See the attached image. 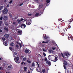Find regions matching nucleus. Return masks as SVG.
Here are the masks:
<instances>
[{
	"label": "nucleus",
	"instance_id": "nucleus-1",
	"mask_svg": "<svg viewBox=\"0 0 73 73\" xmlns=\"http://www.w3.org/2000/svg\"><path fill=\"white\" fill-rule=\"evenodd\" d=\"M52 56V55H49V56L48 57V58L49 60H51V61H53L54 62H56L57 61V57H55V58L54 60H52V59L51 58V56Z\"/></svg>",
	"mask_w": 73,
	"mask_h": 73
},
{
	"label": "nucleus",
	"instance_id": "nucleus-2",
	"mask_svg": "<svg viewBox=\"0 0 73 73\" xmlns=\"http://www.w3.org/2000/svg\"><path fill=\"white\" fill-rule=\"evenodd\" d=\"M13 56L16 58V57H17L18 56V53H16V50H13Z\"/></svg>",
	"mask_w": 73,
	"mask_h": 73
},
{
	"label": "nucleus",
	"instance_id": "nucleus-3",
	"mask_svg": "<svg viewBox=\"0 0 73 73\" xmlns=\"http://www.w3.org/2000/svg\"><path fill=\"white\" fill-rule=\"evenodd\" d=\"M25 53H26L27 54V53H28V54H31V51L29 50L26 49L25 50Z\"/></svg>",
	"mask_w": 73,
	"mask_h": 73
},
{
	"label": "nucleus",
	"instance_id": "nucleus-4",
	"mask_svg": "<svg viewBox=\"0 0 73 73\" xmlns=\"http://www.w3.org/2000/svg\"><path fill=\"white\" fill-rule=\"evenodd\" d=\"M7 12L8 9H7V8H5L4 10H3V13L4 14H5V15H6V14H7Z\"/></svg>",
	"mask_w": 73,
	"mask_h": 73
},
{
	"label": "nucleus",
	"instance_id": "nucleus-5",
	"mask_svg": "<svg viewBox=\"0 0 73 73\" xmlns=\"http://www.w3.org/2000/svg\"><path fill=\"white\" fill-rule=\"evenodd\" d=\"M43 36L44 38V40H47L48 38V37L46 36V34H44L43 35Z\"/></svg>",
	"mask_w": 73,
	"mask_h": 73
},
{
	"label": "nucleus",
	"instance_id": "nucleus-6",
	"mask_svg": "<svg viewBox=\"0 0 73 73\" xmlns=\"http://www.w3.org/2000/svg\"><path fill=\"white\" fill-rule=\"evenodd\" d=\"M19 60V57H17L15 58V61L18 64H19V62L18 61Z\"/></svg>",
	"mask_w": 73,
	"mask_h": 73
},
{
	"label": "nucleus",
	"instance_id": "nucleus-7",
	"mask_svg": "<svg viewBox=\"0 0 73 73\" xmlns=\"http://www.w3.org/2000/svg\"><path fill=\"white\" fill-rule=\"evenodd\" d=\"M21 27L22 28H25L26 27V25L25 24H22L21 25Z\"/></svg>",
	"mask_w": 73,
	"mask_h": 73
},
{
	"label": "nucleus",
	"instance_id": "nucleus-8",
	"mask_svg": "<svg viewBox=\"0 0 73 73\" xmlns=\"http://www.w3.org/2000/svg\"><path fill=\"white\" fill-rule=\"evenodd\" d=\"M64 55L65 56L69 57V56H70V54H69V53L68 52H65L64 54Z\"/></svg>",
	"mask_w": 73,
	"mask_h": 73
},
{
	"label": "nucleus",
	"instance_id": "nucleus-9",
	"mask_svg": "<svg viewBox=\"0 0 73 73\" xmlns=\"http://www.w3.org/2000/svg\"><path fill=\"white\" fill-rule=\"evenodd\" d=\"M31 22H30V21H27L26 22V24H27V25H31Z\"/></svg>",
	"mask_w": 73,
	"mask_h": 73
},
{
	"label": "nucleus",
	"instance_id": "nucleus-10",
	"mask_svg": "<svg viewBox=\"0 0 73 73\" xmlns=\"http://www.w3.org/2000/svg\"><path fill=\"white\" fill-rule=\"evenodd\" d=\"M71 20L72 21H69V22H67V24L68 25H69V24H71V22H72V21H73V18H72L71 19Z\"/></svg>",
	"mask_w": 73,
	"mask_h": 73
},
{
	"label": "nucleus",
	"instance_id": "nucleus-11",
	"mask_svg": "<svg viewBox=\"0 0 73 73\" xmlns=\"http://www.w3.org/2000/svg\"><path fill=\"white\" fill-rule=\"evenodd\" d=\"M46 42L43 41L42 43H46V44H49V42L50 41L49 40H47L46 41Z\"/></svg>",
	"mask_w": 73,
	"mask_h": 73
},
{
	"label": "nucleus",
	"instance_id": "nucleus-12",
	"mask_svg": "<svg viewBox=\"0 0 73 73\" xmlns=\"http://www.w3.org/2000/svg\"><path fill=\"white\" fill-rule=\"evenodd\" d=\"M4 36L6 38H8L9 37V34H7L5 35Z\"/></svg>",
	"mask_w": 73,
	"mask_h": 73
},
{
	"label": "nucleus",
	"instance_id": "nucleus-13",
	"mask_svg": "<svg viewBox=\"0 0 73 73\" xmlns=\"http://www.w3.org/2000/svg\"><path fill=\"white\" fill-rule=\"evenodd\" d=\"M46 63L47 64H48L49 65H51V63H50V62H49V61L47 60L46 62Z\"/></svg>",
	"mask_w": 73,
	"mask_h": 73
},
{
	"label": "nucleus",
	"instance_id": "nucleus-14",
	"mask_svg": "<svg viewBox=\"0 0 73 73\" xmlns=\"http://www.w3.org/2000/svg\"><path fill=\"white\" fill-rule=\"evenodd\" d=\"M67 64H68V63H67L66 61V60H64L63 63L64 65H66V66L67 65Z\"/></svg>",
	"mask_w": 73,
	"mask_h": 73
},
{
	"label": "nucleus",
	"instance_id": "nucleus-15",
	"mask_svg": "<svg viewBox=\"0 0 73 73\" xmlns=\"http://www.w3.org/2000/svg\"><path fill=\"white\" fill-rule=\"evenodd\" d=\"M3 44L5 46H7L8 45V43L7 44V42H3Z\"/></svg>",
	"mask_w": 73,
	"mask_h": 73
},
{
	"label": "nucleus",
	"instance_id": "nucleus-16",
	"mask_svg": "<svg viewBox=\"0 0 73 73\" xmlns=\"http://www.w3.org/2000/svg\"><path fill=\"white\" fill-rule=\"evenodd\" d=\"M31 68L35 66V63L34 62H33L31 64Z\"/></svg>",
	"mask_w": 73,
	"mask_h": 73
},
{
	"label": "nucleus",
	"instance_id": "nucleus-17",
	"mask_svg": "<svg viewBox=\"0 0 73 73\" xmlns=\"http://www.w3.org/2000/svg\"><path fill=\"white\" fill-rule=\"evenodd\" d=\"M39 15H40V13H36L35 15V17H38V16H39Z\"/></svg>",
	"mask_w": 73,
	"mask_h": 73
},
{
	"label": "nucleus",
	"instance_id": "nucleus-18",
	"mask_svg": "<svg viewBox=\"0 0 73 73\" xmlns=\"http://www.w3.org/2000/svg\"><path fill=\"white\" fill-rule=\"evenodd\" d=\"M70 28H71V26L70 25H68L66 27V28L67 29H70Z\"/></svg>",
	"mask_w": 73,
	"mask_h": 73
},
{
	"label": "nucleus",
	"instance_id": "nucleus-19",
	"mask_svg": "<svg viewBox=\"0 0 73 73\" xmlns=\"http://www.w3.org/2000/svg\"><path fill=\"white\" fill-rule=\"evenodd\" d=\"M68 39H69V40H70L71 39L72 40V41H73V38H71V36H70V37L68 36Z\"/></svg>",
	"mask_w": 73,
	"mask_h": 73
},
{
	"label": "nucleus",
	"instance_id": "nucleus-20",
	"mask_svg": "<svg viewBox=\"0 0 73 73\" xmlns=\"http://www.w3.org/2000/svg\"><path fill=\"white\" fill-rule=\"evenodd\" d=\"M13 42H11V43L10 44V45L11 46H13Z\"/></svg>",
	"mask_w": 73,
	"mask_h": 73
},
{
	"label": "nucleus",
	"instance_id": "nucleus-21",
	"mask_svg": "<svg viewBox=\"0 0 73 73\" xmlns=\"http://www.w3.org/2000/svg\"><path fill=\"white\" fill-rule=\"evenodd\" d=\"M18 33L20 34V35H22V31H19L18 32Z\"/></svg>",
	"mask_w": 73,
	"mask_h": 73
},
{
	"label": "nucleus",
	"instance_id": "nucleus-22",
	"mask_svg": "<svg viewBox=\"0 0 73 73\" xmlns=\"http://www.w3.org/2000/svg\"><path fill=\"white\" fill-rule=\"evenodd\" d=\"M4 29L6 31H9V30L6 27H5L4 28Z\"/></svg>",
	"mask_w": 73,
	"mask_h": 73
},
{
	"label": "nucleus",
	"instance_id": "nucleus-23",
	"mask_svg": "<svg viewBox=\"0 0 73 73\" xmlns=\"http://www.w3.org/2000/svg\"><path fill=\"white\" fill-rule=\"evenodd\" d=\"M53 50H49V53H53Z\"/></svg>",
	"mask_w": 73,
	"mask_h": 73
},
{
	"label": "nucleus",
	"instance_id": "nucleus-24",
	"mask_svg": "<svg viewBox=\"0 0 73 73\" xmlns=\"http://www.w3.org/2000/svg\"><path fill=\"white\" fill-rule=\"evenodd\" d=\"M11 67H12V66L11 64L10 66H8V68H9V69H11Z\"/></svg>",
	"mask_w": 73,
	"mask_h": 73
},
{
	"label": "nucleus",
	"instance_id": "nucleus-25",
	"mask_svg": "<svg viewBox=\"0 0 73 73\" xmlns=\"http://www.w3.org/2000/svg\"><path fill=\"white\" fill-rule=\"evenodd\" d=\"M9 49L10 50H11V51H12V46H10L9 48Z\"/></svg>",
	"mask_w": 73,
	"mask_h": 73
},
{
	"label": "nucleus",
	"instance_id": "nucleus-26",
	"mask_svg": "<svg viewBox=\"0 0 73 73\" xmlns=\"http://www.w3.org/2000/svg\"><path fill=\"white\" fill-rule=\"evenodd\" d=\"M67 29L66 28L65 29H63V31H62V32L65 33V31H67Z\"/></svg>",
	"mask_w": 73,
	"mask_h": 73
},
{
	"label": "nucleus",
	"instance_id": "nucleus-27",
	"mask_svg": "<svg viewBox=\"0 0 73 73\" xmlns=\"http://www.w3.org/2000/svg\"><path fill=\"white\" fill-rule=\"evenodd\" d=\"M42 72H43V73L45 72V69H43L42 71Z\"/></svg>",
	"mask_w": 73,
	"mask_h": 73
},
{
	"label": "nucleus",
	"instance_id": "nucleus-28",
	"mask_svg": "<svg viewBox=\"0 0 73 73\" xmlns=\"http://www.w3.org/2000/svg\"><path fill=\"white\" fill-rule=\"evenodd\" d=\"M23 61H26L27 60V58H24L23 59Z\"/></svg>",
	"mask_w": 73,
	"mask_h": 73
},
{
	"label": "nucleus",
	"instance_id": "nucleus-29",
	"mask_svg": "<svg viewBox=\"0 0 73 73\" xmlns=\"http://www.w3.org/2000/svg\"><path fill=\"white\" fill-rule=\"evenodd\" d=\"M46 2L47 4H48L49 3H50V1L49 0H46Z\"/></svg>",
	"mask_w": 73,
	"mask_h": 73
},
{
	"label": "nucleus",
	"instance_id": "nucleus-30",
	"mask_svg": "<svg viewBox=\"0 0 73 73\" xmlns=\"http://www.w3.org/2000/svg\"><path fill=\"white\" fill-rule=\"evenodd\" d=\"M27 62L29 63H31V61H29L28 60H27Z\"/></svg>",
	"mask_w": 73,
	"mask_h": 73
},
{
	"label": "nucleus",
	"instance_id": "nucleus-31",
	"mask_svg": "<svg viewBox=\"0 0 73 73\" xmlns=\"http://www.w3.org/2000/svg\"><path fill=\"white\" fill-rule=\"evenodd\" d=\"M62 33H61V35L62 36H64V32H62Z\"/></svg>",
	"mask_w": 73,
	"mask_h": 73
},
{
	"label": "nucleus",
	"instance_id": "nucleus-32",
	"mask_svg": "<svg viewBox=\"0 0 73 73\" xmlns=\"http://www.w3.org/2000/svg\"><path fill=\"white\" fill-rule=\"evenodd\" d=\"M27 67H25L24 68V70L25 71H26V70H27Z\"/></svg>",
	"mask_w": 73,
	"mask_h": 73
},
{
	"label": "nucleus",
	"instance_id": "nucleus-33",
	"mask_svg": "<svg viewBox=\"0 0 73 73\" xmlns=\"http://www.w3.org/2000/svg\"><path fill=\"white\" fill-rule=\"evenodd\" d=\"M17 21H18V22L19 23H20V22H21V20H19V19H17Z\"/></svg>",
	"mask_w": 73,
	"mask_h": 73
},
{
	"label": "nucleus",
	"instance_id": "nucleus-34",
	"mask_svg": "<svg viewBox=\"0 0 73 73\" xmlns=\"http://www.w3.org/2000/svg\"><path fill=\"white\" fill-rule=\"evenodd\" d=\"M2 40L3 41H5V38L3 37L2 38Z\"/></svg>",
	"mask_w": 73,
	"mask_h": 73
},
{
	"label": "nucleus",
	"instance_id": "nucleus-35",
	"mask_svg": "<svg viewBox=\"0 0 73 73\" xmlns=\"http://www.w3.org/2000/svg\"><path fill=\"white\" fill-rule=\"evenodd\" d=\"M28 15L29 16H32V14L29 13L28 14Z\"/></svg>",
	"mask_w": 73,
	"mask_h": 73
},
{
	"label": "nucleus",
	"instance_id": "nucleus-36",
	"mask_svg": "<svg viewBox=\"0 0 73 73\" xmlns=\"http://www.w3.org/2000/svg\"><path fill=\"white\" fill-rule=\"evenodd\" d=\"M23 4H24L23 3H20L19 5L20 7L21 6V5H23Z\"/></svg>",
	"mask_w": 73,
	"mask_h": 73
},
{
	"label": "nucleus",
	"instance_id": "nucleus-37",
	"mask_svg": "<svg viewBox=\"0 0 73 73\" xmlns=\"http://www.w3.org/2000/svg\"><path fill=\"white\" fill-rule=\"evenodd\" d=\"M61 54L62 56V57L63 58H64V54H62V53H61Z\"/></svg>",
	"mask_w": 73,
	"mask_h": 73
},
{
	"label": "nucleus",
	"instance_id": "nucleus-38",
	"mask_svg": "<svg viewBox=\"0 0 73 73\" xmlns=\"http://www.w3.org/2000/svg\"><path fill=\"white\" fill-rule=\"evenodd\" d=\"M12 2H13V1L12 0H11L9 2V4H11V3H12Z\"/></svg>",
	"mask_w": 73,
	"mask_h": 73
},
{
	"label": "nucleus",
	"instance_id": "nucleus-39",
	"mask_svg": "<svg viewBox=\"0 0 73 73\" xmlns=\"http://www.w3.org/2000/svg\"><path fill=\"white\" fill-rule=\"evenodd\" d=\"M36 63L37 64V65H38V67H40V65H39V64H38V62H36Z\"/></svg>",
	"mask_w": 73,
	"mask_h": 73
},
{
	"label": "nucleus",
	"instance_id": "nucleus-40",
	"mask_svg": "<svg viewBox=\"0 0 73 73\" xmlns=\"http://www.w3.org/2000/svg\"><path fill=\"white\" fill-rule=\"evenodd\" d=\"M5 24V25H7V26H8V23H7V22Z\"/></svg>",
	"mask_w": 73,
	"mask_h": 73
},
{
	"label": "nucleus",
	"instance_id": "nucleus-41",
	"mask_svg": "<svg viewBox=\"0 0 73 73\" xmlns=\"http://www.w3.org/2000/svg\"><path fill=\"white\" fill-rule=\"evenodd\" d=\"M47 58H44V61H47Z\"/></svg>",
	"mask_w": 73,
	"mask_h": 73
},
{
	"label": "nucleus",
	"instance_id": "nucleus-42",
	"mask_svg": "<svg viewBox=\"0 0 73 73\" xmlns=\"http://www.w3.org/2000/svg\"><path fill=\"white\" fill-rule=\"evenodd\" d=\"M16 46L17 48H19V45H18V44H17L16 45Z\"/></svg>",
	"mask_w": 73,
	"mask_h": 73
},
{
	"label": "nucleus",
	"instance_id": "nucleus-43",
	"mask_svg": "<svg viewBox=\"0 0 73 73\" xmlns=\"http://www.w3.org/2000/svg\"><path fill=\"white\" fill-rule=\"evenodd\" d=\"M3 17H1L0 18V20H3Z\"/></svg>",
	"mask_w": 73,
	"mask_h": 73
},
{
	"label": "nucleus",
	"instance_id": "nucleus-44",
	"mask_svg": "<svg viewBox=\"0 0 73 73\" xmlns=\"http://www.w3.org/2000/svg\"><path fill=\"white\" fill-rule=\"evenodd\" d=\"M65 65H64L63 66L64 67V69H66V66H65Z\"/></svg>",
	"mask_w": 73,
	"mask_h": 73
},
{
	"label": "nucleus",
	"instance_id": "nucleus-45",
	"mask_svg": "<svg viewBox=\"0 0 73 73\" xmlns=\"http://www.w3.org/2000/svg\"><path fill=\"white\" fill-rule=\"evenodd\" d=\"M43 55L44 57L46 56V54L45 53H43Z\"/></svg>",
	"mask_w": 73,
	"mask_h": 73
},
{
	"label": "nucleus",
	"instance_id": "nucleus-46",
	"mask_svg": "<svg viewBox=\"0 0 73 73\" xmlns=\"http://www.w3.org/2000/svg\"><path fill=\"white\" fill-rule=\"evenodd\" d=\"M1 24H2V21H0V26H1Z\"/></svg>",
	"mask_w": 73,
	"mask_h": 73
},
{
	"label": "nucleus",
	"instance_id": "nucleus-47",
	"mask_svg": "<svg viewBox=\"0 0 73 73\" xmlns=\"http://www.w3.org/2000/svg\"><path fill=\"white\" fill-rule=\"evenodd\" d=\"M19 44V46H20V48H21V46H22L21 44V43H20Z\"/></svg>",
	"mask_w": 73,
	"mask_h": 73
},
{
	"label": "nucleus",
	"instance_id": "nucleus-48",
	"mask_svg": "<svg viewBox=\"0 0 73 73\" xmlns=\"http://www.w3.org/2000/svg\"><path fill=\"white\" fill-rule=\"evenodd\" d=\"M20 20L21 21H23V20H24V19L22 18Z\"/></svg>",
	"mask_w": 73,
	"mask_h": 73
},
{
	"label": "nucleus",
	"instance_id": "nucleus-49",
	"mask_svg": "<svg viewBox=\"0 0 73 73\" xmlns=\"http://www.w3.org/2000/svg\"><path fill=\"white\" fill-rule=\"evenodd\" d=\"M55 48H56V47H52V49L53 50H55Z\"/></svg>",
	"mask_w": 73,
	"mask_h": 73
},
{
	"label": "nucleus",
	"instance_id": "nucleus-50",
	"mask_svg": "<svg viewBox=\"0 0 73 73\" xmlns=\"http://www.w3.org/2000/svg\"><path fill=\"white\" fill-rule=\"evenodd\" d=\"M7 18H4V20L5 21L7 20Z\"/></svg>",
	"mask_w": 73,
	"mask_h": 73
},
{
	"label": "nucleus",
	"instance_id": "nucleus-51",
	"mask_svg": "<svg viewBox=\"0 0 73 73\" xmlns=\"http://www.w3.org/2000/svg\"><path fill=\"white\" fill-rule=\"evenodd\" d=\"M2 9H3V7H0V10Z\"/></svg>",
	"mask_w": 73,
	"mask_h": 73
},
{
	"label": "nucleus",
	"instance_id": "nucleus-52",
	"mask_svg": "<svg viewBox=\"0 0 73 73\" xmlns=\"http://www.w3.org/2000/svg\"><path fill=\"white\" fill-rule=\"evenodd\" d=\"M10 17L11 18L12 17V15H11V14H10L9 15Z\"/></svg>",
	"mask_w": 73,
	"mask_h": 73
},
{
	"label": "nucleus",
	"instance_id": "nucleus-53",
	"mask_svg": "<svg viewBox=\"0 0 73 73\" xmlns=\"http://www.w3.org/2000/svg\"><path fill=\"white\" fill-rule=\"evenodd\" d=\"M43 51H44V52H46V50H45L44 49H43Z\"/></svg>",
	"mask_w": 73,
	"mask_h": 73
},
{
	"label": "nucleus",
	"instance_id": "nucleus-54",
	"mask_svg": "<svg viewBox=\"0 0 73 73\" xmlns=\"http://www.w3.org/2000/svg\"><path fill=\"white\" fill-rule=\"evenodd\" d=\"M58 21H61V20H62V19H58Z\"/></svg>",
	"mask_w": 73,
	"mask_h": 73
},
{
	"label": "nucleus",
	"instance_id": "nucleus-55",
	"mask_svg": "<svg viewBox=\"0 0 73 73\" xmlns=\"http://www.w3.org/2000/svg\"><path fill=\"white\" fill-rule=\"evenodd\" d=\"M0 32H3V31L1 30L0 29Z\"/></svg>",
	"mask_w": 73,
	"mask_h": 73
},
{
	"label": "nucleus",
	"instance_id": "nucleus-56",
	"mask_svg": "<svg viewBox=\"0 0 73 73\" xmlns=\"http://www.w3.org/2000/svg\"><path fill=\"white\" fill-rule=\"evenodd\" d=\"M35 1H36L37 2H38V0H35Z\"/></svg>",
	"mask_w": 73,
	"mask_h": 73
},
{
	"label": "nucleus",
	"instance_id": "nucleus-57",
	"mask_svg": "<svg viewBox=\"0 0 73 73\" xmlns=\"http://www.w3.org/2000/svg\"><path fill=\"white\" fill-rule=\"evenodd\" d=\"M13 24H16V22H14L13 23Z\"/></svg>",
	"mask_w": 73,
	"mask_h": 73
},
{
	"label": "nucleus",
	"instance_id": "nucleus-58",
	"mask_svg": "<svg viewBox=\"0 0 73 73\" xmlns=\"http://www.w3.org/2000/svg\"><path fill=\"white\" fill-rule=\"evenodd\" d=\"M17 44H19V42H18V41L17 42Z\"/></svg>",
	"mask_w": 73,
	"mask_h": 73
},
{
	"label": "nucleus",
	"instance_id": "nucleus-59",
	"mask_svg": "<svg viewBox=\"0 0 73 73\" xmlns=\"http://www.w3.org/2000/svg\"><path fill=\"white\" fill-rule=\"evenodd\" d=\"M24 63V62H22L21 63V65H23V64Z\"/></svg>",
	"mask_w": 73,
	"mask_h": 73
},
{
	"label": "nucleus",
	"instance_id": "nucleus-60",
	"mask_svg": "<svg viewBox=\"0 0 73 73\" xmlns=\"http://www.w3.org/2000/svg\"><path fill=\"white\" fill-rule=\"evenodd\" d=\"M7 7H9V5H8L7 6Z\"/></svg>",
	"mask_w": 73,
	"mask_h": 73
},
{
	"label": "nucleus",
	"instance_id": "nucleus-61",
	"mask_svg": "<svg viewBox=\"0 0 73 73\" xmlns=\"http://www.w3.org/2000/svg\"><path fill=\"white\" fill-rule=\"evenodd\" d=\"M36 70H37V71H38V70L37 69V68H36Z\"/></svg>",
	"mask_w": 73,
	"mask_h": 73
},
{
	"label": "nucleus",
	"instance_id": "nucleus-62",
	"mask_svg": "<svg viewBox=\"0 0 73 73\" xmlns=\"http://www.w3.org/2000/svg\"><path fill=\"white\" fill-rule=\"evenodd\" d=\"M67 73H69V70H67Z\"/></svg>",
	"mask_w": 73,
	"mask_h": 73
},
{
	"label": "nucleus",
	"instance_id": "nucleus-63",
	"mask_svg": "<svg viewBox=\"0 0 73 73\" xmlns=\"http://www.w3.org/2000/svg\"><path fill=\"white\" fill-rule=\"evenodd\" d=\"M4 3H5V2H6V1H7V0H4Z\"/></svg>",
	"mask_w": 73,
	"mask_h": 73
},
{
	"label": "nucleus",
	"instance_id": "nucleus-64",
	"mask_svg": "<svg viewBox=\"0 0 73 73\" xmlns=\"http://www.w3.org/2000/svg\"><path fill=\"white\" fill-rule=\"evenodd\" d=\"M6 65V64H4V65H3L4 66H5Z\"/></svg>",
	"mask_w": 73,
	"mask_h": 73
}]
</instances>
